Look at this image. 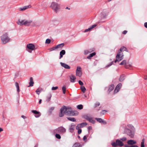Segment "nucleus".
<instances>
[{"label":"nucleus","instance_id":"obj_1","mask_svg":"<svg viewBox=\"0 0 147 147\" xmlns=\"http://www.w3.org/2000/svg\"><path fill=\"white\" fill-rule=\"evenodd\" d=\"M71 107H67L63 106L61 108L60 112L59 114V117H63L65 113L66 115L70 116H76L78 115V112L76 111H72Z\"/></svg>","mask_w":147,"mask_h":147},{"label":"nucleus","instance_id":"obj_2","mask_svg":"<svg viewBox=\"0 0 147 147\" xmlns=\"http://www.w3.org/2000/svg\"><path fill=\"white\" fill-rule=\"evenodd\" d=\"M123 53L121 52H119L116 56V59L113 61H111L109 64L107 65L106 67H108L111 66L113 63L114 62L116 63L117 62H119L123 59Z\"/></svg>","mask_w":147,"mask_h":147},{"label":"nucleus","instance_id":"obj_3","mask_svg":"<svg viewBox=\"0 0 147 147\" xmlns=\"http://www.w3.org/2000/svg\"><path fill=\"white\" fill-rule=\"evenodd\" d=\"M8 34L7 33H5L1 36V40L2 44H5L9 42L11 39L8 36Z\"/></svg>","mask_w":147,"mask_h":147},{"label":"nucleus","instance_id":"obj_4","mask_svg":"<svg viewBox=\"0 0 147 147\" xmlns=\"http://www.w3.org/2000/svg\"><path fill=\"white\" fill-rule=\"evenodd\" d=\"M51 7L54 11L57 13L60 9V6L56 2H52L51 5Z\"/></svg>","mask_w":147,"mask_h":147},{"label":"nucleus","instance_id":"obj_5","mask_svg":"<svg viewBox=\"0 0 147 147\" xmlns=\"http://www.w3.org/2000/svg\"><path fill=\"white\" fill-rule=\"evenodd\" d=\"M124 132L125 134H127L130 138H134V132L127 128H125Z\"/></svg>","mask_w":147,"mask_h":147},{"label":"nucleus","instance_id":"obj_6","mask_svg":"<svg viewBox=\"0 0 147 147\" xmlns=\"http://www.w3.org/2000/svg\"><path fill=\"white\" fill-rule=\"evenodd\" d=\"M28 49H27L29 53H32V51L35 50L37 48L36 47L35 45L31 43L28 44L26 46Z\"/></svg>","mask_w":147,"mask_h":147},{"label":"nucleus","instance_id":"obj_7","mask_svg":"<svg viewBox=\"0 0 147 147\" xmlns=\"http://www.w3.org/2000/svg\"><path fill=\"white\" fill-rule=\"evenodd\" d=\"M66 129L62 126L54 130L55 133H59L60 134H63L66 132Z\"/></svg>","mask_w":147,"mask_h":147},{"label":"nucleus","instance_id":"obj_8","mask_svg":"<svg viewBox=\"0 0 147 147\" xmlns=\"http://www.w3.org/2000/svg\"><path fill=\"white\" fill-rule=\"evenodd\" d=\"M19 24L20 25H24L26 26H29L30 25L32 22L31 20L28 21H26L25 20H22L21 21H20L19 20Z\"/></svg>","mask_w":147,"mask_h":147},{"label":"nucleus","instance_id":"obj_9","mask_svg":"<svg viewBox=\"0 0 147 147\" xmlns=\"http://www.w3.org/2000/svg\"><path fill=\"white\" fill-rule=\"evenodd\" d=\"M76 75L77 76L80 77L82 75V71L81 70V68L80 66H78L77 67L76 71Z\"/></svg>","mask_w":147,"mask_h":147},{"label":"nucleus","instance_id":"obj_10","mask_svg":"<svg viewBox=\"0 0 147 147\" xmlns=\"http://www.w3.org/2000/svg\"><path fill=\"white\" fill-rule=\"evenodd\" d=\"M122 86L121 83L119 84L116 86L114 90V94H115L118 92L120 90Z\"/></svg>","mask_w":147,"mask_h":147},{"label":"nucleus","instance_id":"obj_11","mask_svg":"<svg viewBox=\"0 0 147 147\" xmlns=\"http://www.w3.org/2000/svg\"><path fill=\"white\" fill-rule=\"evenodd\" d=\"M31 112L35 114V116L36 117H38L41 115L40 113L36 110H33L31 111Z\"/></svg>","mask_w":147,"mask_h":147},{"label":"nucleus","instance_id":"obj_12","mask_svg":"<svg viewBox=\"0 0 147 147\" xmlns=\"http://www.w3.org/2000/svg\"><path fill=\"white\" fill-rule=\"evenodd\" d=\"M109 12L106 9H104L102 12V16L103 18H105L108 15Z\"/></svg>","mask_w":147,"mask_h":147},{"label":"nucleus","instance_id":"obj_13","mask_svg":"<svg viewBox=\"0 0 147 147\" xmlns=\"http://www.w3.org/2000/svg\"><path fill=\"white\" fill-rule=\"evenodd\" d=\"M95 119L100 123H102L104 124H106L107 123L105 121L103 120L101 118H96Z\"/></svg>","mask_w":147,"mask_h":147},{"label":"nucleus","instance_id":"obj_14","mask_svg":"<svg viewBox=\"0 0 147 147\" xmlns=\"http://www.w3.org/2000/svg\"><path fill=\"white\" fill-rule=\"evenodd\" d=\"M124 51L127 52H128L127 49L124 46H122L120 49L118 51L119 52H121Z\"/></svg>","mask_w":147,"mask_h":147},{"label":"nucleus","instance_id":"obj_15","mask_svg":"<svg viewBox=\"0 0 147 147\" xmlns=\"http://www.w3.org/2000/svg\"><path fill=\"white\" fill-rule=\"evenodd\" d=\"M60 64L62 67L66 69H69L70 68V67L69 65L64 63L61 62Z\"/></svg>","mask_w":147,"mask_h":147},{"label":"nucleus","instance_id":"obj_16","mask_svg":"<svg viewBox=\"0 0 147 147\" xmlns=\"http://www.w3.org/2000/svg\"><path fill=\"white\" fill-rule=\"evenodd\" d=\"M96 26V25L94 24L90 26V27L88 28V29H86L85 30L84 32H87L88 31H90L91 29L95 27Z\"/></svg>","mask_w":147,"mask_h":147},{"label":"nucleus","instance_id":"obj_17","mask_svg":"<svg viewBox=\"0 0 147 147\" xmlns=\"http://www.w3.org/2000/svg\"><path fill=\"white\" fill-rule=\"evenodd\" d=\"M70 78L71 82L74 83L76 81V78L74 75H72L70 76Z\"/></svg>","mask_w":147,"mask_h":147},{"label":"nucleus","instance_id":"obj_18","mask_svg":"<svg viewBox=\"0 0 147 147\" xmlns=\"http://www.w3.org/2000/svg\"><path fill=\"white\" fill-rule=\"evenodd\" d=\"M116 142L117 144V145L120 146H122L123 145V143L119 140L118 139L116 140Z\"/></svg>","mask_w":147,"mask_h":147},{"label":"nucleus","instance_id":"obj_19","mask_svg":"<svg viewBox=\"0 0 147 147\" xmlns=\"http://www.w3.org/2000/svg\"><path fill=\"white\" fill-rule=\"evenodd\" d=\"M136 143V142L133 140H129L127 141V144L128 145H133Z\"/></svg>","mask_w":147,"mask_h":147},{"label":"nucleus","instance_id":"obj_20","mask_svg":"<svg viewBox=\"0 0 147 147\" xmlns=\"http://www.w3.org/2000/svg\"><path fill=\"white\" fill-rule=\"evenodd\" d=\"M64 44L63 43H62L59 44L57 45H56V49H59L60 50H61L62 48L64 46Z\"/></svg>","mask_w":147,"mask_h":147},{"label":"nucleus","instance_id":"obj_21","mask_svg":"<svg viewBox=\"0 0 147 147\" xmlns=\"http://www.w3.org/2000/svg\"><path fill=\"white\" fill-rule=\"evenodd\" d=\"M65 54V51L64 50H62L60 52V56L59 59H60L63 57V55Z\"/></svg>","mask_w":147,"mask_h":147},{"label":"nucleus","instance_id":"obj_22","mask_svg":"<svg viewBox=\"0 0 147 147\" xmlns=\"http://www.w3.org/2000/svg\"><path fill=\"white\" fill-rule=\"evenodd\" d=\"M125 76L124 74H122L120 76L119 78V81L121 82H122L125 78Z\"/></svg>","mask_w":147,"mask_h":147},{"label":"nucleus","instance_id":"obj_23","mask_svg":"<svg viewBox=\"0 0 147 147\" xmlns=\"http://www.w3.org/2000/svg\"><path fill=\"white\" fill-rule=\"evenodd\" d=\"M34 84V82L33 81V78L32 77H31L30 78V82H29V86L28 87L33 86Z\"/></svg>","mask_w":147,"mask_h":147},{"label":"nucleus","instance_id":"obj_24","mask_svg":"<svg viewBox=\"0 0 147 147\" xmlns=\"http://www.w3.org/2000/svg\"><path fill=\"white\" fill-rule=\"evenodd\" d=\"M114 88V85L113 84H112L110 85L109 86V88L108 90V91L110 92H111L113 90Z\"/></svg>","mask_w":147,"mask_h":147},{"label":"nucleus","instance_id":"obj_25","mask_svg":"<svg viewBox=\"0 0 147 147\" xmlns=\"http://www.w3.org/2000/svg\"><path fill=\"white\" fill-rule=\"evenodd\" d=\"M75 125H71L69 128V131L70 132L72 133L74 129Z\"/></svg>","mask_w":147,"mask_h":147},{"label":"nucleus","instance_id":"obj_26","mask_svg":"<svg viewBox=\"0 0 147 147\" xmlns=\"http://www.w3.org/2000/svg\"><path fill=\"white\" fill-rule=\"evenodd\" d=\"M31 6L30 5L27 6H26L23 7V8H20V10L21 11H23L27 9L28 8L31 7Z\"/></svg>","mask_w":147,"mask_h":147},{"label":"nucleus","instance_id":"obj_27","mask_svg":"<svg viewBox=\"0 0 147 147\" xmlns=\"http://www.w3.org/2000/svg\"><path fill=\"white\" fill-rule=\"evenodd\" d=\"M96 54V53L95 52H94L93 53H92L90 54V55L87 56V58L89 59H90L93 56L95 55Z\"/></svg>","mask_w":147,"mask_h":147},{"label":"nucleus","instance_id":"obj_28","mask_svg":"<svg viewBox=\"0 0 147 147\" xmlns=\"http://www.w3.org/2000/svg\"><path fill=\"white\" fill-rule=\"evenodd\" d=\"M15 84V86L17 88V92L18 93H19V92L20 91V87L19 84L17 82H16Z\"/></svg>","mask_w":147,"mask_h":147},{"label":"nucleus","instance_id":"obj_29","mask_svg":"<svg viewBox=\"0 0 147 147\" xmlns=\"http://www.w3.org/2000/svg\"><path fill=\"white\" fill-rule=\"evenodd\" d=\"M72 147H82L81 145L78 143H75Z\"/></svg>","mask_w":147,"mask_h":147},{"label":"nucleus","instance_id":"obj_30","mask_svg":"<svg viewBox=\"0 0 147 147\" xmlns=\"http://www.w3.org/2000/svg\"><path fill=\"white\" fill-rule=\"evenodd\" d=\"M67 119L71 121L74 122L75 121H76V120L75 118H71V117H67Z\"/></svg>","mask_w":147,"mask_h":147},{"label":"nucleus","instance_id":"obj_31","mask_svg":"<svg viewBox=\"0 0 147 147\" xmlns=\"http://www.w3.org/2000/svg\"><path fill=\"white\" fill-rule=\"evenodd\" d=\"M54 107H51L49 110L48 111V113L49 115L51 114L52 113V111L54 110Z\"/></svg>","mask_w":147,"mask_h":147},{"label":"nucleus","instance_id":"obj_32","mask_svg":"<svg viewBox=\"0 0 147 147\" xmlns=\"http://www.w3.org/2000/svg\"><path fill=\"white\" fill-rule=\"evenodd\" d=\"M90 122L93 123L94 124L95 123V120L93 119L92 118L90 117L88 120Z\"/></svg>","mask_w":147,"mask_h":147},{"label":"nucleus","instance_id":"obj_33","mask_svg":"<svg viewBox=\"0 0 147 147\" xmlns=\"http://www.w3.org/2000/svg\"><path fill=\"white\" fill-rule=\"evenodd\" d=\"M81 89L83 93H85L86 91V88L84 86H82L80 88Z\"/></svg>","mask_w":147,"mask_h":147},{"label":"nucleus","instance_id":"obj_34","mask_svg":"<svg viewBox=\"0 0 147 147\" xmlns=\"http://www.w3.org/2000/svg\"><path fill=\"white\" fill-rule=\"evenodd\" d=\"M84 118L86 120L88 121L90 117L88 115H84Z\"/></svg>","mask_w":147,"mask_h":147},{"label":"nucleus","instance_id":"obj_35","mask_svg":"<svg viewBox=\"0 0 147 147\" xmlns=\"http://www.w3.org/2000/svg\"><path fill=\"white\" fill-rule=\"evenodd\" d=\"M66 87L65 86H63L62 88V90L63 94H65L66 92Z\"/></svg>","mask_w":147,"mask_h":147},{"label":"nucleus","instance_id":"obj_36","mask_svg":"<svg viewBox=\"0 0 147 147\" xmlns=\"http://www.w3.org/2000/svg\"><path fill=\"white\" fill-rule=\"evenodd\" d=\"M100 105V103L99 102H97L94 105V108H96L98 107Z\"/></svg>","mask_w":147,"mask_h":147},{"label":"nucleus","instance_id":"obj_37","mask_svg":"<svg viewBox=\"0 0 147 147\" xmlns=\"http://www.w3.org/2000/svg\"><path fill=\"white\" fill-rule=\"evenodd\" d=\"M125 68L129 69L131 67V65H129L127 64H126L125 65Z\"/></svg>","mask_w":147,"mask_h":147},{"label":"nucleus","instance_id":"obj_38","mask_svg":"<svg viewBox=\"0 0 147 147\" xmlns=\"http://www.w3.org/2000/svg\"><path fill=\"white\" fill-rule=\"evenodd\" d=\"M41 88H38L36 91V92L39 95L41 91Z\"/></svg>","mask_w":147,"mask_h":147},{"label":"nucleus","instance_id":"obj_39","mask_svg":"<svg viewBox=\"0 0 147 147\" xmlns=\"http://www.w3.org/2000/svg\"><path fill=\"white\" fill-rule=\"evenodd\" d=\"M83 106L82 105H78L77 106V108L78 109H79L80 110H81L83 108Z\"/></svg>","mask_w":147,"mask_h":147},{"label":"nucleus","instance_id":"obj_40","mask_svg":"<svg viewBox=\"0 0 147 147\" xmlns=\"http://www.w3.org/2000/svg\"><path fill=\"white\" fill-rule=\"evenodd\" d=\"M88 136L89 134H87L84 136L83 138V140L85 141H86L87 140V138L88 137Z\"/></svg>","mask_w":147,"mask_h":147},{"label":"nucleus","instance_id":"obj_41","mask_svg":"<svg viewBox=\"0 0 147 147\" xmlns=\"http://www.w3.org/2000/svg\"><path fill=\"white\" fill-rule=\"evenodd\" d=\"M87 125V123L86 122L82 123L80 124V127H82Z\"/></svg>","mask_w":147,"mask_h":147},{"label":"nucleus","instance_id":"obj_42","mask_svg":"<svg viewBox=\"0 0 147 147\" xmlns=\"http://www.w3.org/2000/svg\"><path fill=\"white\" fill-rule=\"evenodd\" d=\"M126 61L125 60H124L119 64L120 65H123L126 64Z\"/></svg>","mask_w":147,"mask_h":147},{"label":"nucleus","instance_id":"obj_43","mask_svg":"<svg viewBox=\"0 0 147 147\" xmlns=\"http://www.w3.org/2000/svg\"><path fill=\"white\" fill-rule=\"evenodd\" d=\"M55 136L56 138L58 139H60L61 138V136L59 134H56Z\"/></svg>","mask_w":147,"mask_h":147},{"label":"nucleus","instance_id":"obj_44","mask_svg":"<svg viewBox=\"0 0 147 147\" xmlns=\"http://www.w3.org/2000/svg\"><path fill=\"white\" fill-rule=\"evenodd\" d=\"M56 49H57L56 47V46H55V47H52L51 48L48 49V50H49V51H54Z\"/></svg>","mask_w":147,"mask_h":147},{"label":"nucleus","instance_id":"obj_45","mask_svg":"<svg viewBox=\"0 0 147 147\" xmlns=\"http://www.w3.org/2000/svg\"><path fill=\"white\" fill-rule=\"evenodd\" d=\"M144 146H145L144 145V139H143L142 140V141L141 143V147H144Z\"/></svg>","mask_w":147,"mask_h":147},{"label":"nucleus","instance_id":"obj_46","mask_svg":"<svg viewBox=\"0 0 147 147\" xmlns=\"http://www.w3.org/2000/svg\"><path fill=\"white\" fill-rule=\"evenodd\" d=\"M107 112V111L105 110H103L100 112V113L101 115H103Z\"/></svg>","mask_w":147,"mask_h":147},{"label":"nucleus","instance_id":"obj_47","mask_svg":"<svg viewBox=\"0 0 147 147\" xmlns=\"http://www.w3.org/2000/svg\"><path fill=\"white\" fill-rule=\"evenodd\" d=\"M111 145L113 147H115L117 146V144L116 142H113L111 143Z\"/></svg>","mask_w":147,"mask_h":147},{"label":"nucleus","instance_id":"obj_48","mask_svg":"<svg viewBox=\"0 0 147 147\" xmlns=\"http://www.w3.org/2000/svg\"><path fill=\"white\" fill-rule=\"evenodd\" d=\"M126 147H138V146L136 145H127L125 146Z\"/></svg>","mask_w":147,"mask_h":147},{"label":"nucleus","instance_id":"obj_49","mask_svg":"<svg viewBox=\"0 0 147 147\" xmlns=\"http://www.w3.org/2000/svg\"><path fill=\"white\" fill-rule=\"evenodd\" d=\"M51 97V94H49V96L47 98V100L48 101H50Z\"/></svg>","mask_w":147,"mask_h":147},{"label":"nucleus","instance_id":"obj_50","mask_svg":"<svg viewBox=\"0 0 147 147\" xmlns=\"http://www.w3.org/2000/svg\"><path fill=\"white\" fill-rule=\"evenodd\" d=\"M51 40L49 38L47 39V44H49L50 43Z\"/></svg>","mask_w":147,"mask_h":147},{"label":"nucleus","instance_id":"obj_51","mask_svg":"<svg viewBox=\"0 0 147 147\" xmlns=\"http://www.w3.org/2000/svg\"><path fill=\"white\" fill-rule=\"evenodd\" d=\"M78 83L80 85L82 86L83 85V83L81 80H79L78 81Z\"/></svg>","mask_w":147,"mask_h":147},{"label":"nucleus","instance_id":"obj_52","mask_svg":"<svg viewBox=\"0 0 147 147\" xmlns=\"http://www.w3.org/2000/svg\"><path fill=\"white\" fill-rule=\"evenodd\" d=\"M90 52H89L88 50H85L84 51V54L85 55H87Z\"/></svg>","mask_w":147,"mask_h":147},{"label":"nucleus","instance_id":"obj_53","mask_svg":"<svg viewBox=\"0 0 147 147\" xmlns=\"http://www.w3.org/2000/svg\"><path fill=\"white\" fill-rule=\"evenodd\" d=\"M92 127L91 126H89L88 128V133H90V130L92 129Z\"/></svg>","mask_w":147,"mask_h":147},{"label":"nucleus","instance_id":"obj_54","mask_svg":"<svg viewBox=\"0 0 147 147\" xmlns=\"http://www.w3.org/2000/svg\"><path fill=\"white\" fill-rule=\"evenodd\" d=\"M58 87L57 86L56 87H53L52 88V90H56L58 88Z\"/></svg>","mask_w":147,"mask_h":147},{"label":"nucleus","instance_id":"obj_55","mask_svg":"<svg viewBox=\"0 0 147 147\" xmlns=\"http://www.w3.org/2000/svg\"><path fill=\"white\" fill-rule=\"evenodd\" d=\"M82 129H79L78 130V134H80L81 132H82Z\"/></svg>","mask_w":147,"mask_h":147},{"label":"nucleus","instance_id":"obj_56","mask_svg":"<svg viewBox=\"0 0 147 147\" xmlns=\"http://www.w3.org/2000/svg\"><path fill=\"white\" fill-rule=\"evenodd\" d=\"M126 138L125 137H123L121 139V140L123 141H125L126 140Z\"/></svg>","mask_w":147,"mask_h":147},{"label":"nucleus","instance_id":"obj_57","mask_svg":"<svg viewBox=\"0 0 147 147\" xmlns=\"http://www.w3.org/2000/svg\"><path fill=\"white\" fill-rule=\"evenodd\" d=\"M80 125H77L76 126V129H80Z\"/></svg>","mask_w":147,"mask_h":147},{"label":"nucleus","instance_id":"obj_58","mask_svg":"<svg viewBox=\"0 0 147 147\" xmlns=\"http://www.w3.org/2000/svg\"><path fill=\"white\" fill-rule=\"evenodd\" d=\"M127 31L125 30L122 32V34H125L127 33Z\"/></svg>","mask_w":147,"mask_h":147},{"label":"nucleus","instance_id":"obj_59","mask_svg":"<svg viewBox=\"0 0 147 147\" xmlns=\"http://www.w3.org/2000/svg\"><path fill=\"white\" fill-rule=\"evenodd\" d=\"M144 27L147 28V22H145L144 24Z\"/></svg>","mask_w":147,"mask_h":147},{"label":"nucleus","instance_id":"obj_60","mask_svg":"<svg viewBox=\"0 0 147 147\" xmlns=\"http://www.w3.org/2000/svg\"><path fill=\"white\" fill-rule=\"evenodd\" d=\"M21 117H22V118H23L24 119H25L26 118V117L25 116H24L23 115H22L21 116Z\"/></svg>","mask_w":147,"mask_h":147},{"label":"nucleus","instance_id":"obj_61","mask_svg":"<svg viewBox=\"0 0 147 147\" xmlns=\"http://www.w3.org/2000/svg\"><path fill=\"white\" fill-rule=\"evenodd\" d=\"M41 102H42V100L41 99H40L39 100V104H40L41 103Z\"/></svg>","mask_w":147,"mask_h":147},{"label":"nucleus","instance_id":"obj_62","mask_svg":"<svg viewBox=\"0 0 147 147\" xmlns=\"http://www.w3.org/2000/svg\"><path fill=\"white\" fill-rule=\"evenodd\" d=\"M65 9H70V8H69L68 7H66V8H65Z\"/></svg>","mask_w":147,"mask_h":147},{"label":"nucleus","instance_id":"obj_63","mask_svg":"<svg viewBox=\"0 0 147 147\" xmlns=\"http://www.w3.org/2000/svg\"><path fill=\"white\" fill-rule=\"evenodd\" d=\"M78 138H80V137L79 136H78Z\"/></svg>","mask_w":147,"mask_h":147},{"label":"nucleus","instance_id":"obj_64","mask_svg":"<svg viewBox=\"0 0 147 147\" xmlns=\"http://www.w3.org/2000/svg\"><path fill=\"white\" fill-rule=\"evenodd\" d=\"M100 110V109H97V111H98Z\"/></svg>","mask_w":147,"mask_h":147}]
</instances>
